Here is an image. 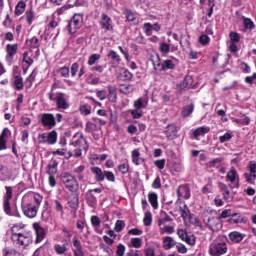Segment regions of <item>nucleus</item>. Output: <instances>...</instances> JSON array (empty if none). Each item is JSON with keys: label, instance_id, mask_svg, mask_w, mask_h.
Returning a JSON list of instances; mask_svg holds the SVG:
<instances>
[{"label": "nucleus", "instance_id": "nucleus-33", "mask_svg": "<svg viewBox=\"0 0 256 256\" xmlns=\"http://www.w3.org/2000/svg\"><path fill=\"white\" fill-rule=\"evenodd\" d=\"M159 227H160L159 231H160L161 235H165V233L167 235H172V233H175V227H173V226L165 225V226H159Z\"/></svg>", "mask_w": 256, "mask_h": 256}, {"label": "nucleus", "instance_id": "nucleus-57", "mask_svg": "<svg viewBox=\"0 0 256 256\" xmlns=\"http://www.w3.org/2000/svg\"><path fill=\"white\" fill-rule=\"evenodd\" d=\"M177 235H178L179 239H181L182 241H184V240L187 239V236H188L189 234H187V230L179 228V229L177 230Z\"/></svg>", "mask_w": 256, "mask_h": 256}, {"label": "nucleus", "instance_id": "nucleus-27", "mask_svg": "<svg viewBox=\"0 0 256 256\" xmlns=\"http://www.w3.org/2000/svg\"><path fill=\"white\" fill-rule=\"evenodd\" d=\"M149 101L146 98H138L134 102V108L141 111V109H145L148 105Z\"/></svg>", "mask_w": 256, "mask_h": 256}, {"label": "nucleus", "instance_id": "nucleus-22", "mask_svg": "<svg viewBox=\"0 0 256 256\" xmlns=\"http://www.w3.org/2000/svg\"><path fill=\"white\" fill-rule=\"evenodd\" d=\"M91 172L95 175L96 181L102 182L105 181V172L99 167H92Z\"/></svg>", "mask_w": 256, "mask_h": 256}, {"label": "nucleus", "instance_id": "nucleus-8", "mask_svg": "<svg viewBox=\"0 0 256 256\" xmlns=\"http://www.w3.org/2000/svg\"><path fill=\"white\" fill-rule=\"evenodd\" d=\"M62 183L65 185L67 189L73 191L75 189V185H77V179L74 178L73 175L67 172H63L61 175Z\"/></svg>", "mask_w": 256, "mask_h": 256}, {"label": "nucleus", "instance_id": "nucleus-46", "mask_svg": "<svg viewBox=\"0 0 256 256\" xmlns=\"http://www.w3.org/2000/svg\"><path fill=\"white\" fill-rule=\"evenodd\" d=\"M244 178L246 179L247 183H250L251 185H253L256 181V175L251 174L250 172H246L244 174Z\"/></svg>", "mask_w": 256, "mask_h": 256}, {"label": "nucleus", "instance_id": "nucleus-47", "mask_svg": "<svg viewBox=\"0 0 256 256\" xmlns=\"http://www.w3.org/2000/svg\"><path fill=\"white\" fill-rule=\"evenodd\" d=\"M26 21L29 25L33 23V19H35V14L33 13V9L27 10L26 13Z\"/></svg>", "mask_w": 256, "mask_h": 256}, {"label": "nucleus", "instance_id": "nucleus-2", "mask_svg": "<svg viewBox=\"0 0 256 256\" xmlns=\"http://www.w3.org/2000/svg\"><path fill=\"white\" fill-rule=\"evenodd\" d=\"M49 99L50 101H55L57 108L62 109L63 111H66V109L71 107V104L69 103V96L65 93L50 92Z\"/></svg>", "mask_w": 256, "mask_h": 256}, {"label": "nucleus", "instance_id": "nucleus-45", "mask_svg": "<svg viewBox=\"0 0 256 256\" xmlns=\"http://www.w3.org/2000/svg\"><path fill=\"white\" fill-rule=\"evenodd\" d=\"M165 217L164 218H160L158 219V226L162 227V225H165V223H171V221H173V218H171V216L167 215V213L164 212Z\"/></svg>", "mask_w": 256, "mask_h": 256}, {"label": "nucleus", "instance_id": "nucleus-52", "mask_svg": "<svg viewBox=\"0 0 256 256\" xmlns=\"http://www.w3.org/2000/svg\"><path fill=\"white\" fill-rule=\"evenodd\" d=\"M231 223H241L243 221V218L239 213H234L231 218L229 219Z\"/></svg>", "mask_w": 256, "mask_h": 256}, {"label": "nucleus", "instance_id": "nucleus-11", "mask_svg": "<svg viewBox=\"0 0 256 256\" xmlns=\"http://www.w3.org/2000/svg\"><path fill=\"white\" fill-rule=\"evenodd\" d=\"M100 25L104 31H113V20L105 13L101 15Z\"/></svg>", "mask_w": 256, "mask_h": 256}, {"label": "nucleus", "instance_id": "nucleus-23", "mask_svg": "<svg viewBox=\"0 0 256 256\" xmlns=\"http://www.w3.org/2000/svg\"><path fill=\"white\" fill-rule=\"evenodd\" d=\"M25 9H27V3L23 0L19 1L15 7V15H17V17L23 15Z\"/></svg>", "mask_w": 256, "mask_h": 256}, {"label": "nucleus", "instance_id": "nucleus-15", "mask_svg": "<svg viewBox=\"0 0 256 256\" xmlns=\"http://www.w3.org/2000/svg\"><path fill=\"white\" fill-rule=\"evenodd\" d=\"M57 167H59V161L52 158L46 167V173L49 175H57Z\"/></svg>", "mask_w": 256, "mask_h": 256}, {"label": "nucleus", "instance_id": "nucleus-10", "mask_svg": "<svg viewBox=\"0 0 256 256\" xmlns=\"http://www.w3.org/2000/svg\"><path fill=\"white\" fill-rule=\"evenodd\" d=\"M41 123L43 127L46 129H53L55 125H57V122L55 120V116L51 113H45L41 117Z\"/></svg>", "mask_w": 256, "mask_h": 256}, {"label": "nucleus", "instance_id": "nucleus-39", "mask_svg": "<svg viewBox=\"0 0 256 256\" xmlns=\"http://www.w3.org/2000/svg\"><path fill=\"white\" fill-rule=\"evenodd\" d=\"M130 242L135 249H141V246L143 245V240L141 238H131Z\"/></svg>", "mask_w": 256, "mask_h": 256}, {"label": "nucleus", "instance_id": "nucleus-5", "mask_svg": "<svg viewBox=\"0 0 256 256\" xmlns=\"http://www.w3.org/2000/svg\"><path fill=\"white\" fill-rule=\"evenodd\" d=\"M227 253V243L221 240L212 242L209 246V254L211 256H221Z\"/></svg>", "mask_w": 256, "mask_h": 256}, {"label": "nucleus", "instance_id": "nucleus-34", "mask_svg": "<svg viewBox=\"0 0 256 256\" xmlns=\"http://www.w3.org/2000/svg\"><path fill=\"white\" fill-rule=\"evenodd\" d=\"M195 111V104L187 105L182 110V117H189Z\"/></svg>", "mask_w": 256, "mask_h": 256}, {"label": "nucleus", "instance_id": "nucleus-60", "mask_svg": "<svg viewBox=\"0 0 256 256\" xmlns=\"http://www.w3.org/2000/svg\"><path fill=\"white\" fill-rule=\"evenodd\" d=\"M100 249L104 251V253H107V255H113V249L104 243L100 244Z\"/></svg>", "mask_w": 256, "mask_h": 256}, {"label": "nucleus", "instance_id": "nucleus-55", "mask_svg": "<svg viewBox=\"0 0 256 256\" xmlns=\"http://www.w3.org/2000/svg\"><path fill=\"white\" fill-rule=\"evenodd\" d=\"M108 57H110V59H112L113 61H121V56H119V54H117V52H115V50H110L108 53Z\"/></svg>", "mask_w": 256, "mask_h": 256}, {"label": "nucleus", "instance_id": "nucleus-12", "mask_svg": "<svg viewBox=\"0 0 256 256\" xmlns=\"http://www.w3.org/2000/svg\"><path fill=\"white\" fill-rule=\"evenodd\" d=\"M33 229L36 233L35 243H41L45 239V228L36 222L33 224Z\"/></svg>", "mask_w": 256, "mask_h": 256}, {"label": "nucleus", "instance_id": "nucleus-16", "mask_svg": "<svg viewBox=\"0 0 256 256\" xmlns=\"http://www.w3.org/2000/svg\"><path fill=\"white\" fill-rule=\"evenodd\" d=\"M178 197L189 199L191 197V189L188 185H180L176 191Z\"/></svg>", "mask_w": 256, "mask_h": 256}, {"label": "nucleus", "instance_id": "nucleus-38", "mask_svg": "<svg viewBox=\"0 0 256 256\" xmlns=\"http://www.w3.org/2000/svg\"><path fill=\"white\" fill-rule=\"evenodd\" d=\"M223 161V158H215L213 160H210L207 165L208 167H216V168H219L221 167V163Z\"/></svg>", "mask_w": 256, "mask_h": 256}, {"label": "nucleus", "instance_id": "nucleus-4", "mask_svg": "<svg viewBox=\"0 0 256 256\" xmlns=\"http://www.w3.org/2000/svg\"><path fill=\"white\" fill-rule=\"evenodd\" d=\"M205 226L212 233H219L223 229V222L221 218L217 216H210L208 218H204Z\"/></svg>", "mask_w": 256, "mask_h": 256}, {"label": "nucleus", "instance_id": "nucleus-14", "mask_svg": "<svg viewBox=\"0 0 256 256\" xmlns=\"http://www.w3.org/2000/svg\"><path fill=\"white\" fill-rule=\"evenodd\" d=\"M193 87V77L186 76L184 80L177 85L178 91H186V89H191Z\"/></svg>", "mask_w": 256, "mask_h": 256}, {"label": "nucleus", "instance_id": "nucleus-28", "mask_svg": "<svg viewBox=\"0 0 256 256\" xmlns=\"http://www.w3.org/2000/svg\"><path fill=\"white\" fill-rule=\"evenodd\" d=\"M158 196L157 193L152 192L148 194V201L153 207V209H159V203L157 202Z\"/></svg>", "mask_w": 256, "mask_h": 256}, {"label": "nucleus", "instance_id": "nucleus-30", "mask_svg": "<svg viewBox=\"0 0 256 256\" xmlns=\"http://www.w3.org/2000/svg\"><path fill=\"white\" fill-rule=\"evenodd\" d=\"M211 129L207 126L198 127L193 131L194 137H201V135H206V133H209Z\"/></svg>", "mask_w": 256, "mask_h": 256}, {"label": "nucleus", "instance_id": "nucleus-24", "mask_svg": "<svg viewBox=\"0 0 256 256\" xmlns=\"http://www.w3.org/2000/svg\"><path fill=\"white\" fill-rule=\"evenodd\" d=\"M107 89H108L109 101H111L112 103H115V101H117V88L113 85H108Z\"/></svg>", "mask_w": 256, "mask_h": 256}, {"label": "nucleus", "instance_id": "nucleus-17", "mask_svg": "<svg viewBox=\"0 0 256 256\" xmlns=\"http://www.w3.org/2000/svg\"><path fill=\"white\" fill-rule=\"evenodd\" d=\"M74 245V255L75 256H85V252H83V245H81V241L78 237L73 238Z\"/></svg>", "mask_w": 256, "mask_h": 256}, {"label": "nucleus", "instance_id": "nucleus-40", "mask_svg": "<svg viewBox=\"0 0 256 256\" xmlns=\"http://www.w3.org/2000/svg\"><path fill=\"white\" fill-rule=\"evenodd\" d=\"M169 69H175V64L172 60H165L162 63V71H167Z\"/></svg>", "mask_w": 256, "mask_h": 256}, {"label": "nucleus", "instance_id": "nucleus-32", "mask_svg": "<svg viewBox=\"0 0 256 256\" xmlns=\"http://www.w3.org/2000/svg\"><path fill=\"white\" fill-rule=\"evenodd\" d=\"M120 93H123L124 95H129L133 93V85L131 84H122L119 88Z\"/></svg>", "mask_w": 256, "mask_h": 256}, {"label": "nucleus", "instance_id": "nucleus-1", "mask_svg": "<svg viewBox=\"0 0 256 256\" xmlns=\"http://www.w3.org/2000/svg\"><path fill=\"white\" fill-rule=\"evenodd\" d=\"M43 202V196L39 194H27L22 198L21 209L25 217L28 219H35Z\"/></svg>", "mask_w": 256, "mask_h": 256}, {"label": "nucleus", "instance_id": "nucleus-18", "mask_svg": "<svg viewBox=\"0 0 256 256\" xmlns=\"http://www.w3.org/2000/svg\"><path fill=\"white\" fill-rule=\"evenodd\" d=\"M180 213L184 223H189V221H191V210H189L187 204L180 207Z\"/></svg>", "mask_w": 256, "mask_h": 256}, {"label": "nucleus", "instance_id": "nucleus-50", "mask_svg": "<svg viewBox=\"0 0 256 256\" xmlns=\"http://www.w3.org/2000/svg\"><path fill=\"white\" fill-rule=\"evenodd\" d=\"M77 73H79V63L75 62L70 68V75L71 77H75Z\"/></svg>", "mask_w": 256, "mask_h": 256}, {"label": "nucleus", "instance_id": "nucleus-58", "mask_svg": "<svg viewBox=\"0 0 256 256\" xmlns=\"http://www.w3.org/2000/svg\"><path fill=\"white\" fill-rule=\"evenodd\" d=\"M142 29H144L146 35H152L153 33V25L151 23H145Z\"/></svg>", "mask_w": 256, "mask_h": 256}, {"label": "nucleus", "instance_id": "nucleus-42", "mask_svg": "<svg viewBox=\"0 0 256 256\" xmlns=\"http://www.w3.org/2000/svg\"><path fill=\"white\" fill-rule=\"evenodd\" d=\"M58 73H60L61 77L68 79V77L70 76V69L67 66L60 67L58 69Z\"/></svg>", "mask_w": 256, "mask_h": 256}, {"label": "nucleus", "instance_id": "nucleus-63", "mask_svg": "<svg viewBox=\"0 0 256 256\" xmlns=\"http://www.w3.org/2000/svg\"><path fill=\"white\" fill-rule=\"evenodd\" d=\"M183 241H185V243H187V245H191V246H193V245H195V241H196V239H195V236H193V235H188L187 237H186V239H184Z\"/></svg>", "mask_w": 256, "mask_h": 256}, {"label": "nucleus", "instance_id": "nucleus-62", "mask_svg": "<svg viewBox=\"0 0 256 256\" xmlns=\"http://www.w3.org/2000/svg\"><path fill=\"white\" fill-rule=\"evenodd\" d=\"M125 245L119 244L116 248V255L117 256H125Z\"/></svg>", "mask_w": 256, "mask_h": 256}, {"label": "nucleus", "instance_id": "nucleus-21", "mask_svg": "<svg viewBox=\"0 0 256 256\" xmlns=\"http://www.w3.org/2000/svg\"><path fill=\"white\" fill-rule=\"evenodd\" d=\"M125 16L127 21L131 23V25H139V18H137V15L133 13L131 10H126Z\"/></svg>", "mask_w": 256, "mask_h": 256}, {"label": "nucleus", "instance_id": "nucleus-44", "mask_svg": "<svg viewBox=\"0 0 256 256\" xmlns=\"http://www.w3.org/2000/svg\"><path fill=\"white\" fill-rule=\"evenodd\" d=\"M123 229H125V221H123V220L116 221L114 231H116V233H121V231H123Z\"/></svg>", "mask_w": 256, "mask_h": 256}, {"label": "nucleus", "instance_id": "nucleus-19", "mask_svg": "<svg viewBox=\"0 0 256 256\" xmlns=\"http://www.w3.org/2000/svg\"><path fill=\"white\" fill-rule=\"evenodd\" d=\"M227 181L233 185V183H239V174L235 168H231L230 171L226 175Z\"/></svg>", "mask_w": 256, "mask_h": 256}, {"label": "nucleus", "instance_id": "nucleus-41", "mask_svg": "<svg viewBox=\"0 0 256 256\" xmlns=\"http://www.w3.org/2000/svg\"><path fill=\"white\" fill-rule=\"evenodd\" d=\"M5 189H6V194L4 195L3 201H11V199L13 198V187L6 186Z\"/></svg>", "mask_w": 256, "mask_h": 256}, {"label": "nucleus", "instance_id": "nucleus-64", "mask_svg": "<svg viewBox=\"0 0 256 256\" xmlns=\"http://www.w3.org/2000/svg\"><path fill=\"white\" fill-rule=\"evenodd\" d=\"M248 169L250 171V174L256 175V163L251 161L248 165Z\"/></svg>", "mask_w": 256, "mask_h": 256}, {"label": "nucleus", "instance_id": "nucleus-49", "mask_svg": "<svg viewBox=\"0 0 256 256\" xmlns=\"http://www.w3.org/2000/svg\"><path fill=\"white\" fill-rule=\"evenodd\" d=\"M3 209L6 215H13V213H11V203L9 200H3Z\"/></svg>", "mask_w": 256, "mask_h": 256}, {"label": "nucleus", "instance_id": "nucleus-20", "mask_svg": "<svg viewBox=\"0 0 256 256\" xmlns=\"http://www.w3.org/2000/svg\"><path fill=\"white\" fill-rule=\"evenodd\" d=\"M164 133L167 139H175L177 137V126L175 124L168 125Z\"/></svg>", "mask_w": 256, "mask_h": 256}, {"label": "nucleus", "instance_id": "nucleus-31", "mask_svg": "<svg viewBox=\"0 0 256 256\" xmlns=\"http://www.w3.org/2000/svg\"><path fill=\"white\" fill-rule=\"evenodd\" d=\"M47 143L48 145H55L57 143V132L55 130L47 133Z\"/></svg>", "mask_w": 256, "mask_h": 256}, {"label": "nucleus", "instance_id": "nucleus-13", "mask_svg": "<svg viewBox=\"0 0 256 256\" xmlns=\"http://www.w3.org/2000/svg\"><path fill=\"white\" fill-rule=\"evenodd\" d=\"M218 187L220 191H222L223 197L227 201V203H230V201H233V196L231 195V191H229V186H227V184L223 182H219Z\"/></svg>", "mask_w": 256, "mask_h": 256}, {"label": "nucleus", "instance_id": "nucleus-51", "mask_svg": "<svg viewBox=\"0 0 256 256\" xmlns=\"http://www.w3.org/2000/svg\"><path fill=\"white\" fill-rule=\"evenodd\" d=\"M241 36L237 32L230 33V43H239Z\"/></svg>", "mask_w": 256, "mask_h": 256}, {"label": "nucleus", "instance_id": "nucleus-35", "mask_svg": "<svg viewBox=\"0 0 256 256\" xmlns=\"http://www.w3.org/2000/svg\"><path fill=\"white\" fill-rule=\"evenodd\" d=\"M23 77L21 76H15L14 77V89H16L17 91H21L23 90Z\"/></svg>", "mask_w": 256, "mask_h": 256}, {"label": "nucleus", "instance_id": "nucleus-7", "mask_svg": "<svg viewBox=\"0 0 256 256\" xmlns=\"http://www.w3.org/2000/svg\"><path fill=\"white\" fill-rule=\"evenodd\" d=\"M19 51V45L18 44H7L6 45V63L7 65L11 66L13 63H15V55H17V52Z\"/></svg>", "mask_w": 256, "mask_h": 256}, {"label": "nucleus", "instance_id": "nucleus-26", "mask_svg": "<svg viewBox=\"0 0 256 256\" xmlns=\"http://www.w3.org/2000/svg\"><path fill=\"white\" fill-rule=\"evenodd\" d=\"M162 245L166 250L173 249V247L175 246V240L171 236H166L163 238Z\"/></svg>", "mask_w": 256, "mask_h": 256}, {"label": "nucleus", "instance_id": "nucleus-59", "mask_svg": "<svg viewBox=\"0 0 256 256\" xmlns=\"http://www.w3.org/2000/svg\"><path fill=\"white\" fill-rule=\"evenodd\" d=\"M243 24H244L245 29H254L255 28V24L249 18H245Z\"/></svg>", "mask_w": 256, "mask_h": 256}, {"label": "nucleus", "instance_id": "nucleus-54", "mask_svg": "<svg viewBox=\"0 0 256 256\" xmlns=\"http://www.w3.org/2000/svg\"><path fill=\"white\" fill-rule=\"evenodd\" d=\"M240 125H250L251 124V118H249L245 114H240Z\"/></svg>", "mask_w": 256, "mask_h": 256}, {"label": "nucleus", "instance_id": "nucleus-29", "mask_svg": "<svg viewBox=\"0 0 256 256\" xmlns=\"http://www.w3.org/2000/svg\"><path fill=\"white\" fill-rule=\"evenodd\" d=\"M140 157L141 153L138 149L132 151V162L134 163V165H141V163H143V158Z\"/></svg>", "mask_w": 256, "mask_h": 256}, {"label": "nucleus", "instance_id": "nucleus-43", "mask_svg": "<svg viewBox=\"0 0 256 256\" xmlns=\"http://www.w3.org/2000/svg\"><path fill=\"white\" fill-rule=\"evenodd\" d=\"M54 249H55L56 253H58V255H63L64 253L67 252V246L65 244H63V245L56 244L54 246Z\"/></svg>", "mask_w": 256, "mask_h": 256}, {"label": "nucleus", "instance_id": "nucleus-48", "mask_svg": "<svg viewBox=\"0 0 256 256\" xmlns=\"http://www.w3.org/2000/svg\"><path fill=\"white\" fill-rule=\"evenodd\" d=\"M99 59H101L100 54H92L88 59V65H90V66L95 65V63H97V61H99Z\"/></svg>", "mask_w": 256, "mask_h": 256}, {"label": "nucleus", "instance_id": "nucleus-3", "mask_svg": "<svg viewBox=\"0 0 256 256\" xmlns=\"http://www.w3.org/2000/svg\"><path fill=\"white\" fill-rule=\"evenodd\" d=\"M11 240L16 245H20L21 247H27L33 243V237H31V233L29 232H19V233H12Z\"/></svg>", "mask_w": 256, "mask_h": 256}, {"label": "nucleus", "instance_id": "nucleus-61", "mask_svg": "<svg viewBox=\"0 0 256 256\" xmlns=\"http://www.w3.org/2000/svg\"><path fill=\"white\" fill-rule=\"evenodd\" d=\"M30 47L32 49H39V38L37 37H32L30 39Z\"/></svg>", "mask_w": 256, "mask_h": 256}, {"label": "nucleus", "instance_id": "nucleus-53", "mask_svg": "<svg viewBox=\"0 0 256 256\" xmlns=\"http://www.w3.org/2000/svg\"><path fill=\"white\" fill-rule=\"evenodd\" d=\"M118 170L122 175H126V173H129V163H123L118 166Z\"/></svg>", "mask_w": 256, "mask_h": 256}, {"label": "nucleus", "instance_id": "nucleus-9", "mask_svg": "<svg viewBox=\"0 0 256 256\" xmlns=\"http://www.w3.org/2000/svg\"><path fill=\"white\" fill-rule=\"evenodd\" d=\"M71 145H73L74 147H82L84 151H87L89 149V145L87 144V140H85L83 133L79 132L73 136Z\"/></svg>", "mask_w": 256, "mask_h": 256}, {"label": "nucleus", "instance_id": "nucleus-36", "mask_svg": "<svg viewBox=\"0 0 256 256\" xmlns=\"http://www.w3.org/2000/svg\"><path fill=\"white\" fill-rule=\"evenodd\" d=\"M2 253L3 256H21V254L13 248H4Z\"/></svg>", "mask_w": 256, "mask_h": 256}, {"label": "nucleus", "instance_id": "nucleus-56", "mask_svg": "<svg viewBox=\"0 0 256 256\" xmlns=\"http://www.w3.org/2000/svg\"><path fill=\"white\" fill-rule=\"evenodd\" d=\"M209 41H211V39L209 38V36L207 34H202L199 37V43L201 45H209Z\"/></svg>", "mask_w": 256, "mask_h": 256}, {"label": "nucleus", "instance_id": "nucleus-6", "mask_svg": "<svg viewBox=\"0 0 256 256\" xmlns=\"http://www.w3.org/2000/svg\"><path fill=\"white\" fill-rule=\"evenodd\" d=\"M83 27V14H74L68 23V33L75 35Z\"/></svg>", "mask_w": 256, "mask_h": 256}, {"label": "nucleus", "instance_id": "nucleus-25", "mask_svg": "<svg viewBox=\"0 0 256 256\" xmlns=\"http://www.w3.org/2000/svg\"><path fill=\"white\" fill-rule=\"evenodd\" d=\"M244 238L241 232L233 231L229 233V239L232 243H241V240Z\"/></svg>", "mask_w": 256, "mask_h": 256}, {"label": "nucleus", "instance_id": "nucleus-37", "mask_svg": "<svg viewBox=\"0 0 256 256\" xmlns=\"http://www.w3.org/2000/svg\"><path fill=\"white\" fill-rule=\"evenodd\" d=\"M143 223H144L145 227L151 226V223H153V215L151 214V212L145 213Z\"/></svg>", "mask_w": 256, "mask_h": 256}]
</instances>
